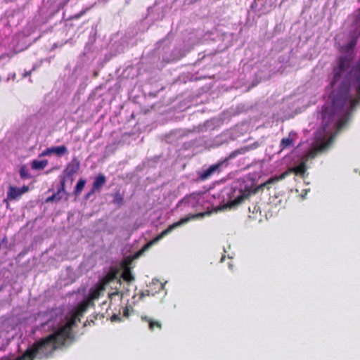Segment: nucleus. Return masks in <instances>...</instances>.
<instances>
[{
  "label": "nucleus",
  "mask_w": 360,
  "mask_h": 360,
  "mask_svg": "<svg viewBox=\"0 0 360 360\" xmlns=\"http://www.w3.org/2000/svg\"><path fill=\"white\" fill-rule=\"evenodd\" d=\"M251 193V186L245 180L239 179L230 186L225 187L221 193L222 202L229 207L240 204Z\"/></svg>",
  "instance_id": "f257e3e1"
},
{
  "label": "nucleus",
  "mask_w": 360,
  "mask_h": 360,
  "mask_svg": "<svg viewBox=\"0 0 360 360\" xmlns=\"http://www.w3.org/2000/svg\"><path fill=\"white\" fill-rule=\"evenodd\" d=\"M44 357H47V337L34 343L21 356H4L0 360H33L34 358L42 359Z\"/></svg>",
  "instance_id": "f03ea898"
},
{
  "label": "nucleus",
  "mask_w": 360,
  "mask_h": 360,
  "mask_svg": "<svg viewBox=\"0 0 360 360\" xmlns=\"http://www.w3.org/2000/svg\"><path fill=\"white\" fill-rule=\"evenodd\" d=\"M206 214L205 212H200L196 214H189L186 217H184L181 219L179 221L173 223L172 224L169 225L166 229L162 231L158 236H156L153 240L148 243L141 250H139L135 258H138L140 257L142 253L148 249L150 246H152L153 244L158 243L160 240H161L163 237L171 233L174 229H176L177 227L185 224L186 223L188 222L192 219H196L198 217H202Z\"/></svg>",
  "instance_id": "7ed1b4c3"
},
{
  "label": "nucleus",
  "mask_w": 360,
  "mask_h": 360,
  "mask_svg": "<svg viewBox=\"0 0 360 360\" xmlns=\"http://www.w3.org/2000/svg\"><path fill=\"white\" fill-rule=\"evenodd\" d=\"M233 158H229V155L224 159L218 161L217 163L210 165L206 169L198 172L199 179L206 180L215 174H219L222 169L226 167L229 162Z\"/></svg>",
  "instance_id": "20e7f679"
},
{
  "label": "nucleus",
  "mask_w": 360,
  "mask_h": 360,
  "mask_svg": "<svg viewBox=\"0 0 360 360\" xmlns=\"http://www.w3.org/2000/svg\"><path fill=\"white\" fill-rule=\"evenodd\" d=\"M307 171V167L304 162L301 163L300 165L295 167L294 168L291 169L290 171H287L283 173H282L279 176H275L270 179H269L265 183L264 186H266L268 184H272L278 182L280 180L284 179L290 172H293L297 175L303 176L304 173Z\"/></svg>",
  "instance_id": "39448f33"
},
{
  "label": "nucleus",
  "mask_w": 360,
  "mask_h": 360,
  "mask_svg": "<svg viewBox=\"0 0 360 360\" xmlns=\"http://www.w3.org/2000/svg\"><path fill=\"white\" fill-rule=\"evenodd\" d=\"M204 201V198L201 195L193 193L186 196L182 200L180 201V203L184 204L189 207L198 210L199 207L202 205Z\"/></svg>",
  "instance_id": "423d86ee"
},
{
  "label": "nucleus",
  "mask_w": 360,
  "mask_h": 360,
  "mask_svg": "<svg viewBox=\"0 0 360 360\" xmlns=\"http://www.w3.org/2000/svg\"><path fill=\"white\" fill-rule=\"evenodd\" d=\"M79 161L76 158H74L71 162L68 164L65 169H64V176L66 177H71L79 170Z\"/></svg>",
  "instance_id": "0eeeda50"
},
{
  "label": "nucleus",
  "mask_w": 360,
  "mask_h": 360,
  "mask_svg": "<svg viewBox=\"0 0 360 360\" xmlns=\"http://www.w3.org/2000/svg\"><path fill=\"white\" fill-rule=\"evenodd\" d=\"M259 142L258 141H255L252 144H250V145L245 146L241 147L240 148H238V149L232 151L229 154V158H236L239 155H243V154H245V153H247V152H248L250 150L256 149L257 148L259 147Z\"/></svg>",
  "instance_id": "6e6552de"
},
{
  "label": "nucleus",
  "mask_w": 360,
  "mask_h": 360,
  "mask_svg": "<svg viewBox=\"0 0 360 360\" xmlns=\"http://www.w3.org/2000/svg\"><path fill=\"white\" fill-rule=\"evenodd\" d=\"M106 183V177L103 174H98L93 182L92 188L97 192H100L102 187Z\"/></svg>",
  "instance_id": "1a4fd4ad"
},
{
  "label": "nucleus",
  "mask_w": 360,
  "mask_h": 360,
  "mask_svg": "<svg viewBox=\"0 0 360 360\" xmlns=\"http://www.w3.org/2000/svg\"><path fill=\"white\" fill-rule=\"evenodd\" d=\"M22 195V192L21 191L15 186H9L8 191L7 192V198L12 200H16L18 198H20Z\"/></svg>",
  "instance_id": "9d476101"
},
{
  "label": "nucleus",
  "mask_w": 360,
  "mask_h": 360,
  "mask_svg": "<svg viewBox=\"0 0 360 360\" xmlns=\"http://www.w3.org/2000/svg\"><path fill=\"white\" fill-rule=\"evenodd\" d=\"M59 179H60V185L58 186L57 191H58L59 193H61L63 195H65V200H68L69 193H68L65 190L66 176L64 175H60Z\"/></svg>",
  "instance_id": "9b49d317"
},
{
  "label": "nucleus",
  "mask_w": 360,
  "mask_h": 360,
  "mask_svg": "<svg viewBox=\"0 0 360 360\" xmlns=\"http://www.w3.org/2000/svg\"><path fill=\"white\" fill-rule=\"evenodd\" d=\"M292 135H295V133L293 131H291L289 134L288 137H285L281 139V143H280V148L281 150L285 149L287 148H289L290 146H292V139L291 138Z\"/></svg>",
  "instance_id": "f8f14e48"
},
{
  "label": "nucleus",
  "mask_w": 360,
  "mask_h": 360,
  "mask_svg": "<svg viewBox=\"0 0 360 360\" xmlns=\"http://www.w3.org/2000/svg\"><path fill=\"white\" fill-rule=\"evenodd\" d=\"M48 165V161L46 160H34L31 164V167L32 169H42Z\"/></svg>",
  "instance_id": "ddd939ff"
},
{
  "label": "nucleus",
  "mask_w": 360,
  "mask_h": 360,
  "mask_svg": "<svg viewBox=\"0 0 360 360\" xmlns=\"http://www.w3.org/2000/svg\"><path fill=\"white\" fill-rule=\"evenodd\" d=\"M86 183V181L84 179H79L75 187V189H74V194L75 195V196H79L83 188H84L85 186V184Z\"/></svg>",
  "instance_id": "4468645a"
},
{
  "label": "nucleus",
  "mask_w": 360,
  "mask_h": 360,
  "mask_svg": "<svg viewBox=\"0 0 360 360\" xmlns=\"http://www.w3.org/2000/svg\"><path fill=\"white\" fill-rule=\"evenodd\" d=\"M65 195H63V193H59L58 191H57V192L56 193H53L52 195L48 197L46 200H45V202L48 203V202H59L61 199L63 198V196Z\"/></svg>",
  "instance_id": "2eb2a0df"
},
{
  "label": "nucleus",
  "mask_w": 360,
  "mask_h": 360,
  "mask_svg": "<svg viewBox=\"0 0 360 360\" xmlns=\"http://www.w3.org/2000/svg\"><path fill=\"white\" fill-rule=\"evenodd\" d=\"M52 153L56 154L57 156H63L68 153V148L65 146H60L56 147H51Z\"/></svg>",
  "instance_id": "dca6fc26"
},
{
  "label": "nucleus",
  "mask_w": 360,
  "mask_h": 360,
  "mask_svg": "<svg viewBox=\"0 0 360 360\" xmlns=\"http://www.w3.org/2000/svg\"><path fill=\"white\" fill-rule=\"evenodd\" d=\"M113 200L112 202L117 205H122L124 204V194L121 193L120 191H117L112 194Z\"/></svg>",
  "instance_id": "f3484780"
},
{
  "label": "nucleus",
  "mask_w": 360,
  "mask_h": 360,
  "mask_svg": "<svg viewBox=\"0 0 360 360\" xmlns=\"http://www.w3.org/2000/svg\"><path fill=\"white\" fill-rule=\"evenodd\" d=\"M20 176L21 179H26L31 178V175L30 174L29 169L25 165H22L19 171Z\"/></svg>",
  "instance_id": "a211bd4d"
},
{
  "label": "nucleus",
  "mask_w": 360,
  "mask_h": 360,
  "mask_svg": "<svg viewBox=\"0 0 360 360\" xmlns=\"http://www.w3.org/2000/svg\"><path fill=\"white\" fill-rule=\"evenodd\" d=\"M122 278L127 282H132L134 281V276L132 275L131 271L127 269H125L122 274Z\"/></svg>",
  "instance_id": "6ab92c4d"
},
{
  "label": "nucleus",
  "mask_w": 360,
  "mask_h": 360,
  "mask_svg": "<svg viewBox=\"0 0 360 360\" xmlns=\"http://www.w3.org/2000/svg\"><path fill=\"white\" fill-rule=\"evenodd\" d=\"M354 35L356 37L360 35V16L356 17L354 20Z\"/></svg>",
  "instance_id": "aec40b11"
},
{
  "label": "nucleus",
  "mask_w": 360,
  "mask_h": 360,
  "mask_svg": "<svg viewBox=\"0 0 360 360\" xmlns=\"http://www.w3.org/2000/svg\"><path fill=\"white\" fill-rule=\"evenodd\" d=\"M141 319L142 320H145L146 321H148L149 323V328L153 330V328L155 326H158L159 328H161V324L160 323H159L158 321H151L149 318H148L147 316H142L141 317Z\"/></svg>",
  "instance_id": "412c9836"
},
{
  "label": "nucleus",
  "mask_w": 360,
  "mask_h": 360,
  "mask_svg": "<svg viewBox=\"0 0 360 360\" xmlns=\"http://www.w3.org/2000/svg\"><path fill=\"white\" fill-rule=\"evenodd\" d=\"M95 192H97L96 190H94L93 188H91V191H89L84 196V198L86 200H88L94 194Z\"/></svg>",
  "instance_id": "4be33fe9"
},
{
  "label": "nucleus",
  "mask_w": 360,
  "mask_h": 360,
  "mask_svg": "<svg viewBox=\"0 0 360 360\" xmlns=\"http://www.w3.org/2000/svg\"><path fill=\"white\" fill-rule=\"evenodd\" d=\"M51 154H53V153H52V149L51 147V148H47L45 150H44L41 153V155L46 156V155H50Z\"/></svg>",
  "instance_id": "5701e85b"
},
{
  "label": "nucleus",
  "mask_w": 360,
  "mask_h": 360,
  "mask_svg": "<svg viewBox=\"0 0 360 360\" xmlns=\"http://www.w3.org/2000/svg\"><path fill=\"white\" fill-rule=\"evenodd\" d=\"M111 321H120V317L119 315L117 314H114L112 317H111Z\"/></svg>",
  "instance_id": "b1692460"
},
{
  "label": "nucleus",
  "mask_w": 360,
  "mask_h": 360,
  "mask_svg": "<svg viewBox=\"0 0 360 360\" xmlns=\"http://www.w3.org/2000/svg\"><path fill=\"white\" fill-rule=\"evenodd\" d=\"M21 192H22V194L29 190V187L27 186H23L21 188H19Z\"/></svg>",
  "instance_id": "393cba45"
},
{
  "label": "nucleus",
  "mask_w": 360,
  "mask_h": 360,
  "mask_svg": "<svg viewBox=\"0 0 360 360\" xmlns=\"http://www.w3.org/2000/svg\"><path fill=\"white\" fill-rule=\"evenodd\" d=\"M129 316V308L126 307L124 310V316L128 317Z\"/></svg>",
  "instance_id": "a878e982"
},
{
  "label": "nucleus",
  "mask_w": 360,
  "mask_h": 360,
  "mask_svg": "<svg viewBox=\"0 0 360 360\" xmlns=\"http://www.w3.org/2000/svg\"><path fill=\"white\" fill-rule=\"evenodd\" d=\"M12 79L13 80L15 79V73H13L11 74V75H8V78H7V81H8L10 79Z\"/></svg>",
  "instance_id": "bb28decb"
},
{
  "label": "nucleus",
  "mask_w": 360,
  "mask_h": 360,
  "mask_svg": "<svg viewBox=\"0 0 360 360\" xmlns=\"http://www.w3.org/2000/svg\"><path fill=\"white\" fill-rule=\"evenodd\" d=\"M146 292V294H145L144 292H141L140 295V298L143 299L146 295H149V291L147 290Z\"/></svg>",
  "instance_id": "cd10ccee"
},
{
  "label": "nucleus",
  "mask_w": 360,
  "mask_h": 360,
  "mask_svg": "<svg viewBox=\"0 0 360 360\" xmlns=\"http://www.w3.org/2000/svg\"><path fill=\"white\" fill-rule=\"evenodd\" d=\"M225 257H226V256H225V255H223V256L221 257V259H220V262H221V263H222V262H224V259H225Z\"/></svg>",
  "instance_id": "c85d7f7f"
},
{
  "label": "nucleus",
  "mask_w": 360,
  "mask_h": 360,
  "mask_svg": "<svg viewBox=\"0 0 360 360\" xmlns=\"http://www.w3.org/2000/svg\"><path fill=\"white\" fill-rule=\"evenodd\" d=\"M256 4V1H255L252 4V8H254L255 5Z\"/></svg>",
  "instance_id": "c756f323"
},
{
  "label": "nucleus",
  "mask_w": 360,
  "mask_h": 360,
  "mask_svg": "<svg viewBox=\"0 0 360 360\" xmlns=\"http://www.w3.org/2000/svg\"><path fill=\"white\" fill-rule=\"evenodd\" d=\"M164 286L165 285L164 284H161V289L163 290L164 289Z\"/></svg>",
  "instance_id": "7c9ffc66"
},
{
  "label": "nucleus",
  "mask_w": 360,
  "mask_h": 360,
  "mask_svg": "<svg viewBox=\"0 0 360 360\" xmlns=\"http://www.w3.org/2000/svg\"><path fill=\"white\" fill-rule=\"evenodd\" d=\"M79 15H75V18H78L79 17Z\"/></svg>",
  "instance_id": "2f4dec72"
},
{
  "label": "nucleus",
  "mask_w": 360,
  "mask_h": 360,
  "mask_svg": "<svg viewBox=\"0 0 360 360\" xmlns=\"http://www.w3.org/2000/svg\"><path fill=\"white\" fill-rule=\"evenodd\" d=\"M118 293H119L118 292H116L113 293L112 295H118Z\"/></svg>",
  "instance_id": "473e14b6"
}]
</instances>
